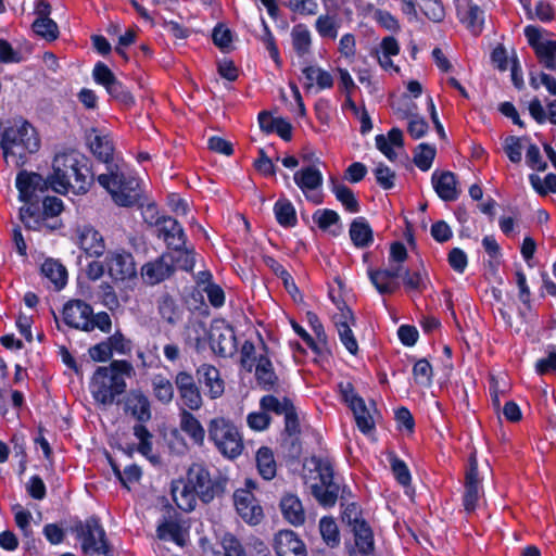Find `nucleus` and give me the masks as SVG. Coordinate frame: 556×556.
I'll return each instance as SVG.
<instances>
[{"mask_svg":"<svg viewBox=\"0 0 556 556\" xmlns=\"http://www.w3.org/2000/svg\"><path fill=\"white\" fill-rule=\"evenodd\" d=\"M380 268L369 267L367 269L368 279L380 295H391L399 291L401 285L397 280H391L379 276Z\"/></svg>","mask_w":556,"mask_h":556,"instance_id":"49530a36","label":"nucleus"},{"mask_svg":"<svg viewBox=\"0 0 556 556\" xmlns=\"http://www.w3.org/2000/svg\"><path fill=\"white\" fill-rule=\"evenodd\" d=\"M330 190L346 212L355 214L361 211L359 202L353 190L344 184L339 182L334 177L330 178Z\"/></svg>","mask_w":556,"mask_h":556,"instance_id":"f704fd0d","label":"nucleus"},{"mask_svg":"<svg viewBox=\"0 0 556 556\" xmlns=\"http://www.w3.org/2000/svg\"><path fill=\"white\" fill-rule=\"evenodd\" d=\"M219 544L222 549H214L213 556H248L241 541L231 532H225Z\"/></svg>","mask_w":556,"mask_h":556,"instance_id":"79ce46f5","label":"nucleus"},{"mask_svg":"<svg viewBox=\"0 0 556 556\" xmlns=\"http://www.w3.org/2000/svg\"><path fill=\"white\" fill-rule=\"evenodd\" d=\"M431 182L441 200L452 202L458 199L459 192L457 190V179L454 173L450 170H435L432 173Z\"/></svg>","mask_w":556,"mask_h":556,"instance_id":"bb28decb","label":"nucleus"},{"mask_svg":"<svg viewBox=\"0 0 556 556\" xmlns=\"http://www.w3.org/2000/svg\"><path fill=\"white\" fill-rule=\"evenodd\" d=\"M351 321L334 320L338 330L339 339L349 353L356 355L358 353V343L351 329Z\"/></svg>","mask_w":556,"mask_h":556,"instance_id":"5fc2aeb1","label":"nucleus"},{"mask_svg":"<svg viewBox=\"0 0 556 556\" xmlns=\"http://www.w3.org/2000/svg\"><path fill=\"white\" fill-rule=\"evenodd\" d=\"M374 175L376 178L377 184L383 189V190H390L395 186V172L392 170L388 165L384 163H379L376 168L374 169Z\"/></svg>","mask_w":556,"mask_h":556,"instance_id":"680f3d73","label":"nucleus"},{"mask_svg":"<svg viewBox=\"0 0 556 556\" xmlns=\"http://www.w3.org/2000/svg\"><path fill=\"white\" fill-rule=\"evenodd\" d=\"M172 253H168V262L173 264L174 270L179 268L185 271H192L195 260L194 250L189 249L185 245L172 249Z\"/></svg>","mask_w":556,"mask_h":556,"instance_id":"a19ab883","label":"nucleus"},{"mask_svg":"<svg viewBox=\"0 0 556 556\" xmlns=\"http://www.w3.org/2000/svg\"><path fill=\"white\" fill-rule=\"evenodd\" d=\"M208 342L213 352L222 357L230 356L237 350L236 334L230 326L225 329L212 327L208 333Z\"/></svg>","mask_w":556,"mask_h":556,"instance_id":"b1692460","label":"nucleus"},{"mask_svg":"<svg viewBox=\"0 0 556 556\" xmlns=\"http://www.w3.org/2000/svg\"><path fill=\"white\" fill-rule=\"evenodd\" d=\"M174 382L182 403L181 408L199 410L203 405V399L193 375L186 370L178 371Z\"/></svg>","mask_w":556,"mask_h":556,"instance_id":"2eb2a0df","label":"nucleus"},{"mask_svg":"<svg viewBox=\"0 0 556 556\" xmlns=\"http://www.w3.org/2000/svg\"><path fill=\"white\" fill-rule=\"evenodd\" d=\"M315 27L321 37L334 39L338 35V26L332 16L320 15L316 20Z\"/></svg>","mask_w":556,"mask_h":556,"instance_id":"338daca9","label":"nucleus"},{"mask_svg":"<svg viewBox=\"0 0 556 556\" xmlns=\"http://www.w3.org/2000/svg\"><path fill=\"white\" fill-rule=\"evenodd\" d=\"M77 243L88 257L99 258L104 255L106 244L103 236L92 225L77 228Z\"/></svg>","mask_w":556,"mask_h":556,"instance_id":"6ab92c4d","label":"nucleus"},{"mask_svg":"<svg viewBox=\"0 0 556 556\" xmlns=\"http://www.w3.org/2000/svg\"><path fill=\"white\" fill-rule=\"evenodd\" d=\"M413 376L418 383L430 386L433 378V369L426 358L418 359L413 366Z\"/></svg>","mask_w":556,"mask_h":556,"instance_id":"e2e57ef3","label":"nucleus"},{"mask_svg":"<svg viewBox=\"0 0 556 556\" xmlns=\"http://www.w3.org/2000/svg\"><path fill=\"white\" fill-rule=\"evenodd\" d=\"M302 72L309 88L317 86L319 89H325L333 84L331 74L318 66H305Z\"/></svg>","mask_w":556,"mask_h":556,"instance_id":"de8ad7c7","label":"nucleus"},{"mask_svg":"<svg viewBox=\"0 0 556 556\" xmlns=\"http://www.w3.org/2000/svg\"><path fill=\"white\" fill-rule=\"evenodd\" d=\"M350 409L354 415L358 430L363 434H368L375 429L374 417L370 414V410L367 407L364 399L358 401L357 404L352 405Z\"/></svg>","mask_w":556,"mask_h":556,"instance_id":"a18cd8bd","label":"nucleus"},{"mask_svg":"<svg viewBox=\"0 0 556 556\" xmlns=\"http://www.w3.org/2000/svg\"><path fill=\"white\" fill-rule=\"evenodd\" d=\"M283 434L280 446L285 457L292 462L299 460L302 454V443L299 434H286L285 432Z\"/></svg>","mask_w":556,"mask_h":556,"instance_id":"13d9d810","label":"nucleus"},{"mask_svg":"<svg viewBox=\"0 0 556 556\" xmlns=\"http://www.w3.org/2000/svg\"><path fill=\"white\" fill-rule=\"evenodd\" d=\"M529 181L539 195L544 197L548 193H556V174L554 173H548L544 180L536 174H530Z\"/></svg>","mask_w":556,"mask_h":556,"instance_id":"6e6d98bb","label":"nucleus"},{"mask_svg":"<svg viewBox=\"0 0 556 556\" xmlns=\"http://www.w3.org/2000/svg\"><path fill=\"white\" fill-rule=\"evenodd\" d=\"M319 532L327 546L333 548L340 545V531L332 517L325 516L320 518Z\"/></svg>","mask_w":556,"mask_h":556,"instance_id":"603ef678","label":"nucleus"},{"mask_svg":"<svg viewBox=\"0 0 556 556\" xmlns=\"http://www.w3.org/2000/svg\"><path fill=\"white\" fill-rule=\"evenodd\" d=\"M93 79L105 87L112 100L129 104L135 102L131 93L115 78L113 72L102 62H98L92 71Z\"/></svg>","mask_w":556,"mask_h":556,"instance_id":"f3484780","label":"nucleus"},{"mask_svg":"<svg viewBox=\"0 0 556 556\" xmlns=\"http://www.w3.org/2000/svg\"><path fill=\"white\" fill-rule=\"evenodd\" d=\"M525 36L534 50L540 63L549 71H556V40L542 38L540 28L529 25L525 28Z\"/></svg>","mask_w":556,"mask_h":556,"instance_id":"4468645a","label":"nucleus"},{"mask_svg":"<svg viewBox=\"0 0 556 556\" xmlns=\"http://www.w3.org/2000/svg\"><path fill=\"white\" fill-rule=\"evenodd\" d=\"M277 223L283 228H293L298 225L296 211L287 198H279L273 207Z\"/></svg>","mask_w":556,"mask_h":556,"instance_id":"58836bf2","label":"nucleus"},{"mask_svg":"<svg viewBox=\"0 0 556 556\" xmlns=\"http://www.w3.org/2000/svg\"><path fill=\"white\" fill-rule=\"evenodd\" d=\"M94 181L91 161L76 150L55 154L52 162L50 187L58 193L65 194L70 189L76 194H85Z\"/></svg>","mask_w":556,"mask_h":556,"instance_id":"f03ea898","label":"nucleus"},{"mask_svg":"<svg viewBox=\"0 0 556 556\" xmlns=\"http://www.w3.org/2000/svg\"><path fill=\"white\" fill-rule=\"evenodd\" d=\"M293 180L302 191L316 190L324 182L321 172L315 166H306L295 172Z\"/></svg>","mask_w":556,"mask_h":556,"instance_id":"e433bc0d","label":"nucleus"},{"mask_svg":"<svg viewBox=\"0 0 556 556\" xmlns=\"http://www.w3.org/2000/svg\"><path fill=\"white\" fill-rule=\"evenodd\" d=\"M132 372V364L126 359H114L109 366H99L89 383L93 400L104 406L114 404L115 397L126 392L124 377H130Z\"/></svg>","mask_w":556,"mask_h":556,"instance_id":"7ed1b4c3","label":"nucleus"},{"mask_svg":"<svg viewBox=\"0 0 556 556\" xmlns=\"http://www.w3.org/2000/svg\"><path fill=\"white\" fill-rule=\"evenodd\" d=\"M392 473L396 482L402 486H408L412 483V473L407 464L401 459L394 452L388 456Z\"/></svg>","mask_w":556,"mask_h":556,"instance_id":"864d4df0","label":"nucleus"},{"mask_svg":"<svg viewBox=\"0 0 556 556\" xmlns=\"http://www.w3.org/2000/svg\"><path fill=\"white\" fill-rule=\"evenodd\" d=\"M235 506L241 518L250 523L257 525L264 517L263 508L255 503V498L250 492L242 491L233 495Z\"/></svg>","mask_w":556,"mask_h":556,"instance_id":"a878e982","label":"nucleus"},{"mask_svg":"<svg viewBox=\"0 0 556 556\" xmlns=\"http://www.w3.org/2000/svg\"><path fill=\"white\" fill-rule=\"evenodd\" d=\"M447 262L454 271L464 274L468 265V257L460 248H453L447 254Z\"/></svg>","mask_w":556,"mask_h":556,"instance_id":"774afa93","label":"nucleus"},{"mask_svg":"<svg viewBox=\"0 0 556 556\" xmlns=\"http://www.w3.org/2000/svg\"><path fill=\"white\" fill-rule=\"evenodd\" d=\"M92 315V306L80 299L67 301L62 308V318L66 326L84 330V323Z\"/></svg>","mask_w":556,"mask_h":556,"instance_id":"412c9836","label":"nucleus"},{"mask_svg":"<svg viewBox=\"0 0 556 556\" xmlns=\"http://www.w3.org/2000/svg\"><path fill=\"white\" fill-rule=\"evenodd\" d=\"M355 546L363 556H369L375 551L374 532L368 521H362L358 526L351 527Z\"/></svg>","mask_w":556,"mask_h":556,"instance_id":"72a5a7b5","label":"nucleus"},{"mask_svg":"<svg viewBox=\"0 0 556 556\" xmlns=\"http://www.w3.org/2000/svg\"><path fill=\"white\" fill-rule=\"evenodd\" d=\"M156 535L160 540H172L178 546L186 544L184 528L177 519L164 518L156 527Z\"/></svg>","mask_w":556,"mask_h":556,"instance_id":"4c0bfd02","label":"nucleus"},{"mask_svg":"<svg viewBox=\"0 0 556 556\" xmlns=\"http://www.w3.org/2000/svg\"><path fill=\"white\" fill-rule=\"evenodd\" d=\"M41 271L55 287V290H61L67 283V270L59 262L53 260L46 261L41 266Z\"/></svg>","mask_w":556,"mask_h":556,"instance_id":"37998d69","label":"nucleus"},{"mask_svg":"<svg viewBox=\"0 0 556 556\" xmlns=\"http://www.w3.org/2000/svg\"><path fill=\"white\" fill-rule=\"evenodd\" d=\"M274 548L277 556H307L305 543L292 530H280L276 533Z\"/></svg>","mask_w":556,"mask_h":556,"instance_id":"4be33fe9","label":"nucleus"},{"mask_svg":"<svg viewBox=\"0 0 556 556\" xmlns=\"http://www.w3.org/2000/svg\"><path fill=\"white\" fill-rule=\"evenodd\" d=\"M15 187L18 191V200L26 205L35 203L36 192H45L50 187L49 177L43 179L39 173L20 170L16 175Z\"/></svg>","mask_w":556,"mask_h":556,"instance_id":"dca6fc26","label":"nucleus"},{"mask_svg":"<svg viewBox=\"0 0 556 556\" xmlns=\"http://www.w3.org/2000/svg\"><path fill=\"white\" fill-rule=\"evenodd\" d=\"M83 327V331L85 332H90L94 329H99L104 333H110L112 330V320L106 312H99L97 314L92 312V315L88 318L87 321L84 323Z\"/></svg>","mask_w":556,"mask_h":556,"instance_id":"4d7b16f0","label":"nucleus"},{"mask_svg":"<svg viewBox=\"0 0 556 556\" xmlns=\"http://www.w3.org/2000/svg\"><path fill=\"white\" fill-rule=\"evenodd\" d=\"M421 11L433 23H441L445 17V10L440 0H422Z\"/></svg>","mask_w":556,"mask_h":556,"instance_id":"0e129e2a","label":"nucleus"},{"mask_svg":"<svg viewBox=\"0 0 556 556\" xmlns=\"http://www.w3.org/2000/svg\"><path fill=\"white\" fill-rule=\"evenodd\" d=\"M88 147L92 154L101 162L106 164L108 170L114 167L113 164V153L114 146L113 142L106 135L99 134L96 129H92V132L88 135Z\"/></svg>","mask_w":556,"mask_h":556,"instance_id":"cd10ccee","label":"nucleus"},{"mask_svg":"<svg viewBox=\"0 0 556 556\" xmlns=\"http://www.w3.org/2000/svg\"><path fill=\"white\" fill-rule=\"evenodd\" d=\"M70 531L80 543L81 552L86 555H110L112 544L110 543L106 531L97 515H91L85 520L75 517L71 521Z\"/></svg>","mask_w":556,"mask_h":556,"instance_id":"423d86ee","label":"nucleus"},{"mask_svg":"<svg viewBox=\"0 0 556 556\" xmlns=\"http://www.w3.org/2000/svg\"><path fill=\"white\" fill-rule=\"evenodd\" d=\"M393 108L395 109L393 114L399 119H408L407 132L409 134V136L413 139H415V140L420 139L427 134V131L429 129L428 123L426 122V119L424 117L412 112L413 106H393ZM414 109H417V106H414Z\"/></svg>","mask_w":556,"mask_h":556,"instance_id":"c756f323","label":"nucleus"},{"mask_svg":"<svg viewBox=\"0 0 556 556\" xmlns=\"http://www.w3.org/2000/svg\"><path fill=\"white\" fill-rule=\"evenodd\" d=\"M208 439L218 452L228 459H235L243 451V440L239 429L224 417L213 418L207 427Z\"/></svg>","mask_w":556,"mask_h":556,"instance_id":"1a4fd4ad","label":"nucleus"},{"mask_svg":"<svg viewBox=\"0 0 556 556\" xmlns=\"http://www.w3.org/2000/svg\"><path fill=\"white\" fill-rule=\"evenodd\" d=\"M265 354H261L257 358L255 367V378L258 386L265 391H271L278 382V377L273 367V363L267 355L268 348L263 343Z\"/></svg>","mask_w":556,"mask_h":556,"instance_id":"c85d7f7f","label":"nucleus"},{"mask_svg":"<svg viewBox=\"0 0 556 556\" xmlns=\"http://www.w3.org/2000/svg\"><path fill=\"white\" fill-rule=\"evenodd\" d=\"M292 47L299 58H304L311 51L312 38L304 25H295L291 31Z\"/></svg>","mask_w":556,"mask_h":556,"instance_id":"8fccbe9b","label":"nucleus"},{"mask_svg":"<svg viewBox=\"0 0 556 556\" xmlns=\"http://www.w3.org/2000/svg\"><path fill=\"white\" fill-rule=\"evenodd\" d=\"M97 181L111 194L118 206L131 207L141 199L140 180L132 175L119 172L117 165H114L109 173L100 174Z\"/></svg>","mask_w":556,"mask_h":556,"instance_id":"0eeeda50","label":"nucleus"},{"mask_svg":"<svg viewBox=\"0 0 556 556\" xmlns=\"http://www.w3.org/2000/svg\"><path fill=\"white\" fill-rule=\"evenodd\" d=\"M63 201L55 195H47L42 199V205L39 199L35 203L20 207L18 216L24 227L30 231H41L43 229L52 232L61 229L64 225L59 215L63 212Z\"/></svg>","mask_w":556,"mask_h":556,"instance_id":"39448f33","label":"nucleus"},{"mask_svg":"<svg viewBox=\"0 0 556 556\" xmlns=\"http://www.w3.org/2000/svg\"><path fill=\"white\" fill-rule=\"evenodd\" d=\"M33 30L49 41L55 40L59 36V27L50 17L36 18L33 23Z\"/></svg>","mask_w":556,"mask_h":556,"instance_id":"bf43d9fd","label":"nucleus"},{"mask_svg":"<svg viewBox=\"0 0 556 556\" xmlns=\"http://www.w3.org/2000/svg\"><path fill=\"white\" fill-rule=\"evenodd\" d=\"M260 406L262 410L267 412V414L274 413L278 416L283 415L286 434H300V420L291 399L285 396L280 400L273 394H266L261 399Z\"/></svg>","mask_w":556,"mask_h":556,"instance_id":"f8f14e48","label":"nucleus"},{"mask_svg":"<svg viewBox=\"0 0 556 556\" xmlns=\"http://www.w3.org/2000/svg\"><path fill=\"white\" fill-rule=\"evenodd\" d=\"M179 495L175 482L172 484V496L176 505L184 511H192L197 506V500L203 504H210L215 498H220L226 492L228 478L217 472L212 476L208 468L201 463H192L186 472V479Z\"/></svg>","mask_w":556,"mask_h":556,"instance_id":"f257e3e1","label":"nucleus"},{"mask_svg":"<svg viewBox=\"0 0 556 556\" xmlns=\"http://www.w3.org/2000/svg\"><path fill=\"white\" fill-rule=\"evenodd\" d=\"M280 509L283 518L291 525L299 527L305 522V511L300 498L294 494H286L280 500Z\"/></svg>","mask_w":556,"mask_h":556,"instance_id":"2f4dec72","label":"nucleus"},{"mask_svg":"<svg viewBox=\"0 0 556 556\" xmlns=\"http://www.w3.org/2000/svg\"><path fill=\"white\" fill-rule=\"evenodd\" d=\"M108 274L115 282H124L137 277L134 255L124 250L109 252L105 256Z\"/></svg>","mask_w":556,"mask_h":556,"instance_id":"ddd939ff","label":"nucleus"},{"mask_svg":"<svg viewBox=\"0 0 556 556\" xmlns=\"http://www.w3.org/2000/svg\"><path fill=\"white\" fill-rule=\"evenodd\" d=\"M483 494L482 479L479 476L477 453L471 452L465 470L464 493L462 497L464 510L472 514Z\"/></svg>","mask_w":556,"mask_h":556,"instance_id":"9b49d317","label":"nucleus"},{"mask_svg":"<svg viewBox=\"0 0 556 556\" xmlns=\"http://www.w3.org/2000/svg\"><path fill=\"white\" fill-rule=\"evenodd\" d=\"M197 378L200 384L207 389L210 399L215 400L223 395L225 382L219 370L211 364H202L197 368Z\"/></svg>","mask_w":556,"mask_h":556,"instance_id":"393cba45","label":"nucleus"},{"mask_svg":"<svg viewBox=\"0 0 556 556\" xmlns=\"http://www.w3.org/2000/svg\"><path fill=\"white\" fill-rule=\"evenodd\" d=\"M350 238L354 247L358 249L368 248L374 242V231L368 220L363 217H356L350 224Z\"/></svg>","mask_w":556,"mask_h":556,"instance_id":"7c9ffc66","label":"nucleus"},{"mask_svg":"<svg viewBox=\"0 0 556 556\" xmlns=\"http://www.w3.org/2000/svg\"><path fill=\"white\" fill-rule=\"evenodd\" d=\"M157 309L162 319L170 325H176L182 319L184 306L168 293L162 294L157 301Z\"/></svg>","mask_w":556,"mask_h":556,"instance_id":"c9c22d12","label":"nucleus"},{"mask_svg":"<svg viewBox=\"0 0 556 556\" xmlns=\"http://www.w3.org/2000/svg\"><path fill=\"white\" fill-rule=\"evenodd\" d=\"M256 466L260 475L265 480H271L277 472V466L273 451L267 446H262L256 453Z\"/></svg>","mask_w":556,"mask_h":556,"instance_id":"c03bdc74","label":"nucleus"},{"mask_svg":"<svg viewBox=\"0 0 556 556\" xmlns=\"http://www.w3.org/2000/svg\"><path fill=\"white\" fill-rule=\"evenodd\" d=\"M456 14L460 23L475 36H478L484 25V12L472 0H454Z\"/></svg>","mask_w":556,"mask_h":556,"instance_id":"aec40b11","label":"nucleus"},{"mask_svg":"<svg viewBox=\"0 0 556 556\" xmlns=\"http://www.w3.org/2000/svg\"><path fill=\"white\" fill-rule=\"evenodd\" d=\"M191 412L192 410L186 408L180 409V429L192 440L194 444L201 446L204 443L205 430Z\"/></svg>","mask_w":556,"mask_h":556,"instance_id":"473e14b6","label":"nucleus"},{"mask_svg":"<svg viewBox=\"0 0 556 556\" xmlns=\"http://www.w3.org/2000/svg\"><path fill=\"white\" fill-rule=\"evenodd\" d=\"M435 155V147L422 142L416 147L414 151L413 162L421 172H427L431 168Z\"/></svg>","mask_w":556,"mask_h":556,"instance_id":"3c124183","label":"nucleus"},{"mask_svg":"<svg viewBox=\"0 0 556 556\" xmlns=\"http://www.w3.org/2000/svg\"><path fill=\"white\" fill-rule=\"evenodd\" d=\"M154 397L167 405L174 399V387L170 380L161 374L155 375L151 381Z\"/></svg>","mask_w":556,"mask_h":556,"instance_id":"09e8293b","label":"nucleus"},{"mask_svg":"<svg viewBox=\"0 0 556 556\" xmlns=\"http://www.w3.org/2000/svg\"><path fill=\"white\" fill-rule=\"evenodd\" d=\"M174 274V266L168 262V252L163 253L154 261L146 263L141 267L143 280L151 286L163 282Z\"/></svg>","mask_w":556,"mask_h":556,"instance_id":"5701e85b","label":"nucleus"},{"mask_svg":"<svg viewBox=\"0 0 556 556\" xmlns=\"http://www.w3.org/2000/svg\"><path fill=\"white\" fill-rule=\"evenodd\" d=\"M8 124L0 140L3 159L8 163V159L12 156L15 159V166L23 167L27 155L40 149V138L33 125L22 117L15 118L13 124L8 121Z\"/></svg>","mask_w":556,"mask_h":556,"instance_id":"20e7f679","label":"nucleus"},{"mask_svg":"<svg viewBox=\"0 0 556 556\" xmlns=\"http://www.w3.org/2000/svg\"><path fill=\"white\" fill-rule=\"evenodd\" d=\"M157 237L163 239L168 250L185 245L187 235L181 224L172 216H160L155 222Z\"/></svg>","mask_w":556,"mask_h":556,"instance_id":"a211bd4d","label":"nucleus"},{"mask_svg":"<svg viewBox=\"0 0 556 556\" xmlns=\"http://www.w3.org/2000/svg\"><path fill=\"white\" fill-rule=\"evenodd\" d=\"M312 218L323 231L328 230L332 225L340 222V215L331 208H319L313 213Z\"/></svg>","mask_w":556,"mask_h":556,"instance_id":"052dcab7","label":"nucleus"},{"mask_svg":"<svg viewBox=\"0 0 556 556\" xmlns=\"http://www.w3.org/2000/svg\"><path fill=\"white\" fill-rule=\"evenodd\" d=\"M125 412L136 419L132 427L134 435L139 440L137 451L146 457L152 453V433L144 425L152 418L151 403L149 397L141 390H131L125 402Z\"/></svg>","mask_w":556,"mask_h":556,"instance_id":"6e6552de","label":"nucleus"},{"mask_svg":"<svg viewBox=\"0 0 556 556\" xmlns=\"http://www.w3.org/2000/svg\"><path fill=\"white\" fill-rule=\"evenodd\" d=\"M403 286L407 293L416 292L421 294L427 290L429 283V275L422 267L421 270L410 271L406 268L403 271Z\"/></svg>","mask_w":556,"mask_h":556,"instance_id":"ea45409f","label":"nucleus"},{"mask_svg":"<svg viewBox=\"0 0 556 556\" xmlns=\"http://www.w3.org/2000/svg\"><path fill=\"white\" fill-rule=\"evenodd\" d=\"M535 372L540 376H544L551 371H556V345L548 346V353L546 357L539 358L535 362Z\"/></svg>","mask_w":556,"mask_h":556,"instance_id":"69168bd1","label":"nucleus"},{"mask_svg":"<svg viewBox=\"0 0 556 556\" xmlns=\"http://www.w3.org/2000/svg\"><path fill=\"white\" fill-rule=\"evenodd\" d=\"M306 462L314 466L320 481L319 484L312 485V494L323 507H333L339 497L340 486L333 481L334 470L331 459L313 455Z\"/></svg>","mask_w":556,"mask_h":556,"instance_id":"9d476101","label":"nucleus"}]
</instances>
